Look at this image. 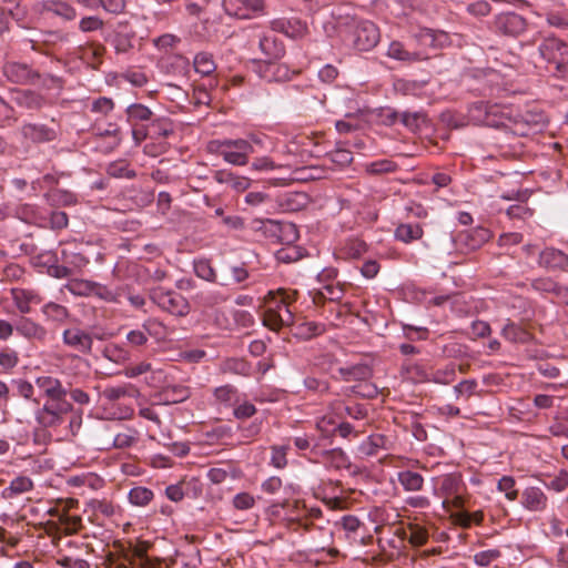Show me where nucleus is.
Here are the masks:
<instances>
[{
	"label": "nucleus",
	"mask_w": 568,
	"mask_h": 568,
	"mask_svg": "<svg viewBox=\"0 0 568 568\" xmlns=\"http://www.w3.org/2000/svg\"><path fill=\"white\" fill-rule=\"evenodd\" d=\"M495 27L506 36L516 37L526 30V20L515 12H503L495 18Z\"/></svg>",
	"instance_id": "obj_12"
},
{
	"label": "nucleus",
	"mask_w": 568,
	"mask_h": 568,
	"mask_svg": "<svg viewBox=\"0 0 568 568\" xmlns=\"http://www.w3.org/2000/svg\"><path fill=\"white\" fill-rule=\"evenodd\" d=\"M520 503L528 511L542 513L548 506V497L541 488L530 486L521 493Z\"/></svg>",
	"instance_id": "obj_16"
},
{
	"label": "nucleus",
	"mask_w": 568,
	"mask_h": 568,
	"mask_svg": "<svg viewBox=\"0 0 568 568\" xmlns=\"http://www.w3.org/2000/svg\"><path fill=\"white\" fill-rule=\"evenodd\" d=\"M193 64H194L195 71L202 75H210L216 69V64L214 62L213 55L207 52L197 53L194 57Z\"/></svg>",
	"instance_id": "obj_40"
},
{
	"label": "nucleus",
	"mask_w": 568,
	"mask_h": 568,
	"mask_svg": "<svg viewBox=\"0 0 568 568\" xmlns=\"http://www.w3.org/2000/svg\"><path fill=\"white\" fill-rule=\"evenodd\" d=\"M62 342L65 346L80 354H90L93 345V336L80 327L73 326L63 331Z\"/></svg>",
	"instance_id": "obj_9"
},
{
	"label": "nucleus",
	"mask_w": 568,
	"mask_h": 568,
	"mask_svg": "<svg viewBox=\"0 0 568 568\" xmlns=\"http://www.w3.org/2000/svg\"><path fill=\"white\" fill-rule=\"evenodd\" d=\"M150 297L159 307L172 315L185 316L190 312L189 302L178 292L155 288Z\"/></svg>",
	"instance_id": "obj_7"
},
{
	"label": "nucleus",
	"mask_w": 568,
	"mask_h": 568,
	"mask_svg": "<svg viewBox=\"0 0 568 568\" xmlns=\"http://www.w3.org/2000/svg\"><path fill=\"white\" fill-rule=\"evenodd\" d=\"M377 26L371 21H359L347 31L345 41L358 51H369L379 42Z\"/></svg>",
	"instance_id": "obj_6"
},
{
	"label": "nucleus",
	"mask_w": 568,
	"mask_h": 568,
	"mask_svg": "<svg viewBox=\"0 0 568 568\" xmlns=\"http://www.w3.org/2000/svg\"><path fill=\"white\" fill-rule=\"evenodd\" d=\"M207 150L222 156L226 163L235 166L246 165L250 154L256 151L245 139L213 140L209 142Z\"/></svg>",
	"instance_id": "obj_3"
},
{
	"label": "nucleus",
	"mask_w": 568,
	"mask_h": 568,
	"mask_svg": "<svg viewBox=\"0 0 568 568\" xmlns=\"http://www.w3.org/2000/svg\"><path fill=\"white\" fill-rule=\"evenodd\" d=\"M61 254L63 263L72 268V273L81 271L89 264V258L79 252L63 248Z\"/></svg>",
	"instance_id": "obj_41"
},
{
	"label": "nucleus",
	"mask_w": 568,
	"mask_h": 568,
	"mask_svg": "<svg viewBox=\"0 0 568 568\" xmlns=\"http://www.w3.org/2000/svg\"><path fill=\"white\" fill-rule=\"evenodd\" d=\"M255 505V498L248 493H239L233 498V506L239 510H247Z\"/></svg>",
	"instance_id": "obj_60"
},
{
	"label": "nucleus",
	"mask_w": 568,
	"mask_h": 568,
	"mask_svg": "<svg viewBox=\"0 0 568 568\" xmlns=\"http://www.w3.org/2000/svg\"><path fill=\"white\" fill-rule=\"evenodd\" d=\"M36 386L45 398L42 406L34 412V419L41 428L57 429L67 424L71 435H77L82 425V413L74 409L71 402L67 399L68 387L51 375L38 376Z\"/></svg>",
	"instance_id": "obj_1"
},
{
	"label": "nucleus",
	"mask_w": 568,
	"mask_h": 568,
	"mask_svg": "<svg viewBox=\"0 0 568 568\" xmlns=\"http://www.w3.org/2000/svg\"><path fill=\"white\" fill-rule=\"evenodd\" d=\"M465 484L459 474H446L438 479V486L435 488V494L443 498L442 507L444 510L449 511L452 508L463 509L465 499L463 491Z\"/></svg>",
	"instance_id": "obj_4"
},
{
	"label": "nucleus",
	"mask_w": 568,
	"mask_h": 568,
	"mask_svg": "<svg viewBox=\"0 0 568 568\" xmlns=\"http://www.w3.org/2000/svg\"><path fill=\"white\" fill-rule=\"evenodd\" d=\"M69 224V219L65 212L52 211L48 215V226L54 231L65 229Z\"/></svg>",
	"instance_id": "obj_55"
},
{
	"label": "nucleus",
	"mask_w": 568,
	"mask_h": 568,
	"mask_svg": "<svg viewBox=\"0 0 568 568\" xmlns=\"http://www.w3.org/2000/svg\"><path fill=\"white\" fill-rule=\"evenodd\" d=\"M396 170V164L389 160H378L366 164V172L371 174L388 173Z\"/></svg>",
	"instance_id": "obj_53"
},
{
	"label": "nucleus",
	"mask_w": 568,
	"mask_h": 568,
	"mask_svg": "<svg viewBox=\"0 0 568 568\" xmlns=\"http://www.w3.org/2000/svg\"><path fill=\"white\" fill-rule=\"evenodd\" d=\"M102 355L108 361L122 365L131 359V353L122 345L109 343L104 346Z\"/></svg>",
	"instance_id": "obj_34"
},
{
	"label": "nucleus",
	"mask_w": 568,
	"mask_h": 568,
	"mask_svg": "<svg viewBox=\"0 0 568 568\" xmlns=\"http://www.w3.org/2000/svg\"><path fill=\"white\" fill-rule=\"evenodd\" d=\"M414 546H423L428 539L427 531L418 526L410 527L409 536L406 537Z\"/></svg>",
	"instance_id": "obj_64"
},
{
	"label": "nucleus",
	"mask_w": 568,
	"mask_h": 568,
	"mask_svg": "<svg viewBox=\"0 0 568 568\" xmlns=\"http://www.w3.org/2000/svg\"><path fill=\"white\" fill-rule=\"evenodd\" d=\"M148 372L152 373L150 381H148L149 385L155 386L158 382H161V378L163 377V372L161 369L152 371V366L148 362H141L135 365H130L124 368L123 374L128 378H135Z\"/></svg>",
	"instance_id": "obj_27"
},
{
	"label": "nucleus",
	"mask_w": 568,
	"mask_h": 568,
	"mask_svg": "<svg viewBox=\"0 0 568 568\" xmlns=\"http://www.w3.org/2000/svg\"><path fill=\"white\" fill-rule=\"evenodd\" d=\"M49 196L54 205L71 206L78 202L75 194L67 190H54Z\"/></svg>",
	"instance_id": "obj_45"
},
{
	"label": "nucleus",
	"mask_w": 568,
	"mask_h": 568,
	"mask_svg": "<svg viewBox=\"0 0 568 568\" xmlns=\"http://www.w3.org/2000/svg\"><path fill=\"white\" fill-rule=\"evenodd\" d=\"M221 371L225 374L248 376L251 366L241 358H229L221 364Z\"/></svg>",
	"instance_id": "obj_42"
},
{
	"label": "nucleus",
	"mask_w": 568,
	"mask_h": 568,
	"mask_svg": "<svg viewBox=\"0 0 568 568\" xmlns=\"http://www.w3.org/2000/svg\"><path fill=\"white\" fill-rule=\"evenodd\" d=\"M503 336L511 342H523L526 333L514 323H508L501 331Z\"/></svg>",
	"instance_id": "obj_58"
},
{
	"label": "nucleus",
	"mask_w": 568,
	"mask_h": 568,
	"mask_svg": "<svg viewBox=\"0 0 568 568\" xmlns=\"http://www.w3.org/2000/svg\"><path fill=\"white\" fill-rule=\"evenodd\" d=\"M538 52L542 60L552 67L559 77H562L568 68V43L556 37H548L541 41Z\"/></svg>",
	"instance_id": "obj_5"
},
{
	"label": "nucleus",
	"mask_w": 568,
	"mask_h": 568,
	"mask_svg": "<svg viewBox=\"0 0 568 568\" xmlns=\"http://www.w3.org/2000/svg\"><path fill=\"white\" fill-rule=\"evenodd\" d=\"M420 378L426 382H434L436 384L448 385L456 378V365L450 363L444 367L435 369L433 373H422Z\"/></svg>",
	"instance_id": "obj_28"
},
{
	"label": "nucleus",
	"mask_w": 568,
	"mask_h": 568,
	"mask_svg": "<svg viewBox=\"0 0 568 568\" xmlns=\"http://www.w3.org/2000/svg\"><path fill=\"white\" fill-rule=\"evenodd\" d=\"M213 178L217 183L227 184L236 192H244L251 185L248 178L236 175L229 170H217Z\"/></svg>",
	"instance_id": "obj_24"
},
{
	"label": "nucleus",
	"mask_w": 568,
	"mask_h": 568,
	"mask_svg": "<svg viewBox=\"0 0 568 568\" xmlns=\"http://www.w3.org/2000/svg\"><path fill=\"white\" fill-rule=\"evenodd\" d=\"M387 57L402 62L414 63L427 59V55L422 51H410L399 41H393L387 49Z\"/></svg>",
	"instance_id": "obj_20"
},
{
	"label": "nucleus",
	"mask_w": 568,
	"mask_h": 568,
	"mask_svg": "<svg viewBox=\"0 0 568 568\" xmlns=\"http://www.w3.org/2000/svg\"><path fill=\"white\" fill-rule=\"evenodd\" d=\"M193 268L197 277L207 282H215L216 274L209 260L200 258L194 261Z\"/></svg>",
	"instance_id": "obj_43"
},
{
	"label": "nucleus",
	"mask_w": 568,
	"mask_h": 568,
	"mask_svg": "<svg viewBox=\"0 0 568 568\" xmlns=\"http://www.w3.org/2000/svg\"><path fill=\"white\" fill-rule=\"evenodd\" d=\"M14 385L17 388V394L28 400H33L36 404H39L38 399L33 398L34 395V386L26 381V379H18L14 381Z\"/></svg>",
	"instance_id": "obj_57"
},
{
	"label": "nucleus",
	"mask_w": 568,
	"mask_h": 568,
	"mask_svg": "<svg viewBox=\"0 0 568 568\" xmlns=\"http://www.w3.org/2000/svg\"><path fill=\"white\" fill-rule=\"evenodd\" d=\"M294 300L295 292H287L285 290L270 291L264 297V325L273 331L291 326L294 323V314L291 310V303Z\"/></svg>",
	"instance_id": "obj_2"
},
{
	"label": "nucleus",
	"mask_w": 568,
	"mask_h": 568,
	"mask_svg": "<svg viewBox=\"0 0 568 568\" xmlns=\"http://www.w3.org/2000/svg\"><path fill=\"white\" fill-rule=\"evenodd\" d=\"M499 556L500 551L498 549L483 550L474 555V561L480 567H486L495 561Z\"/></svg>",
	"instance_id": "obj_56"
},
{
	"label": "nucleus",
	"mask_w": 568,
	"mask_h": 568,
	"mask_svg": "<svg viewBox=\"0 0 568 568\" xmlns=\"http://www.w3.org/2000/svg\"><path fill=\"white\" fill-rule=\"evenodd\" d=\"M398 481L406 491H418L424 486V478L420 474L412 470L399 471Z\"/></svg>",
	"instance_id": "obj_35"
},
{
	"label": "nucleus",
	"mask_w": 568,
	"mask_h": 568,
	"mask_svg": "<svg viewBox=\"0 0 568 568\" xmlns=\"http://www.w3.org/2000/svg\"><path fill=\"white\" fill-rule=\"evenodd\" d=\"M387 439L382 434H374L364 439L357 450L363 457L377 455L382 449H386Z\"/></svg>",
	"instance_id": "obj_29"
},
{
	"label": "nucleus",
	"mask_w": 568,
	"mask_h": 568,
	"mask_svg": "<svg viewBox=\"0 0 568 568\" xmlns=\"http://www.w3.org/2000/svg\"><path fill=\"white\" fill-rule=\"evenodd\" d=\"M125 339L132 347L135 348L144 346L149 341L142 326L140 328L129 331L126 333Z\"/></svg>",
	"instance_id": "obj_54"
},
{
	"label": "nucleus",
	"mask_w": 568,
	"mask_h": 568,
	"mask_svg": "<svg viewBox=\"0 0 568 568\" xmlns=\"http://www.w3.org/2000/svg\"><path fill=\"white\" fill-rule=\"evenodd\" d=\"M477 387H478L477 381L464 379L454 386V394H455L456 398H459V397L469 398L470 396L476 394Z\"/></svg>",
	"instance_id": "obj_50"
},
{
	"label": "nucleus",
	"mask_w": 568,
	"mask_h": 568,
	"mask_svg": "<svg viewBox=\"0 0 568 568\" xmlns=\"http://www.w3.org/2000/svg\"><path fill=\"white\" fill-rule=\"evenodd\" d=\"M490 237L489 231L485 227H476L457 235V243L467 251H475L486 243Z\"/></svg>",
	"instance_id": "obj_18"
},
{
	"label": "nucleus",
	"mask_w": 568,
	"mask_h": 568,
	"mask_svg": "<svg viewBox=\"0 0 568 568\" xmlns=\"http://www.w3.org/2000/svg\"><path fill=\"white\" fill-rule=\"evenodd\" d=\"M318 295L322 298L338 302L344 296V288L341 284L328 283L324 284V286L318 291Z\"/></svg>",
	"instance_id": "obj_46"
},
{
	"label": "nucleus",
	"mask_w": 568,
	"mask_h": 568,
	"mask_svg": "<svg viewBox=\"0 0 568 568\" xmlns=\"http://www.w3.org/2000/svg\"><path fill=\"white\" fill-rule=\"evenodd\" d=\"M271 27L273 31L292 39H301L307 33V24L298 18L276 19L272 21Z\"/></svg>",
	"instance_id": "obj_17"
},
{
	"label": "nucleus",
	"mask_w": 568,
	"mask_h": 568,
	"mask_svg": "<svg viewBox=\"0 0 568 568\" xmlns=\"http://www.w3.org/2000/svg\"><path fill=\"white\" fill-rule=\"evenodd\" d=\"M287 450L288 446L285 445L273 446L271 455V465L278 469L284 468L287 465Z\"/></svg>",
	"instance_id": "obj_52"
},
{
	"label": "nucleus",
	"mask_w": 568,
	"mask_h": 568,
	"mask_svg": "<svg viewBox=\"0 0 568 568\" xmlns=\"http://www.w3.org/2000/svg\"><path fill=\"white\" fill-rule=\"evenodd\" d=\"M424 231L418 223H402L395 230V239L406 244L423 237Z\"/></svg>",
	"instance_id": "obj_30"
},
{
	"label": "nucleus",
	"mask_w": 568,
	"mask_h": 568,
	"mask_svg": "<svg viewBox=\"0 0 568 568\" xmlns=\"http://www.w3.org/2000/svg\"><path fill=\"white\" fill-rule=\"evenodd\" d=\"M14 306L21 314H29L33 305H39L42 297L34 290L14 287L10 291Z\"/></svg>",
	"instance_id": "obj_14"
},
{
	"label": "nucleus",
	"mask_w": 568,
	"mask_h": 568,
	"mask_svg": "<svg viewBox=\"0 0 568 568\" xmlns=\"http://www.w3.org/2000/svg\"><path fill=\"white\" fill-rule=\"evenodd\" d=\"M141 326L145 331L148 337L151 336L156 341H161L164 339L166 336L165 326L155 318H149L144 321V323Z\"/></svg>",
	"instance_id": "obj_44"
},
{
	"label": "nucleus",
	"mask_w": 568,
	"mask_h": 568,
	"mask_svg": "<svg viewBox=\"0 0 568 568\" xmlns=\"http://www.w3.org/2000/svg\"><path fill=\"white\" fill-rule=\"evenodd\" d=\"M103 28V21L95 16L84 17L79 22L82 32H93Z\"/></svg>",
	"instance_id": "obj_61"
},
{
	"label": "nucleus",
	"mask_w": 568,
	"mask_h": 568,
	"mask_svg": "<svg viewBox=\"0 0 568 568\" xmlns=\"http://www.w3.org/2000/svg\"><path fill=\"white\" fill-rule=\"evenodd\" d=\"M545 486L557 493L564 491L568 487V471L565 469L559 470L558 474L545 481Z\"/></svg>",
	"instance_id": "obj_48"
},
{
	"label": "nucleus",
	"mask_w": 568,
	"mask_h": 568,
	"mask_svg": "<svg viewBox=\"0 0 568 568\" xmlns=\"http://www.w3.org/2000/svg\"><path fill=\"white\" fill-rule=\"evenodd\" d=\"M152 111L141 103H133L126 108L128 122L135 126L139 122L152 120Z\"/></svg>",
	"instance_id": "obj_36"
},
{
	"label": "nucleus",
	"mask_w": 568,
	"mask_h": 568,
	"mask_svg": "<svg viewBox=\"0 0 568 568\" xmlns=\"http://www.w3.org/2000/svg\"><path fill=\"white\" fill-rule=\"evenodd\" d=\"M213 396L219 404L225 407L235 406L240 402L237 388L230 384L216 387Z\"/></svg>",
	"instance_id": "obj_32"
},
{
	"label": "nucleus",
	"mask_w": 568,
	"mask_h": 568,
	"mask_svg": "<svg viewBox=\"0 0 568 568\" xmlns=\"http://www.w3.org/2000/svg\"><path fill=\"white\" fill-rule=\"evenodd\" d=\"M16 216L24 223L39 227H48V213L34 204H20L16 209Z\"/></svg>",
	"instance_id": "obj_15"
},
{
	"label": "nucleus",
	"mask_w": 568,
	"mask_h": 568,
	"mask_svg": "<svg viewBox=\"0 0 568 568\" xmlns=\"http://www.w3.org/2000/svg\"><path fill=\"white\" fill-rule=\"evenodd\" d=\"M19 363V356L16 351H0V366L7 371L12 369Z\"/></svg>",
	"instance_id": "obj_62"
},
{
	"label": "nucleus",
	"mask_w": 568,
	"mask_h": 568,
	"mask_svg": "<svg viewBox=\"0 0 568 568\" xmlns=\"http://www.w3.org/2000/svg\"><path fill=\"white\" fill-rule=\"evenodd\" d=\"M296 329L297 336L308 339L322 334L324 332V325L315 322H304L300 324Z\"/></svg>",
	"instance_id": "obj_47"
},
{
	"label": "nucleus",
	"mask_w": 568,
	"mask_h": 568,
	"mask_svg": "<svg viewBox=\"0 0 568 568\" xmlns=\"http://www.w3.org/2000/svg\"><path fill=\"white\" fill-rule=\"evenodd\" d=\"M516 481L511 476H503L497 484V489L505 494L506 498L514 501L518 497V491L515 489Z\"/></svg>",
	"instance_id": "obj_49"
},
{
	"label": "nucleus",
	"mask_w": 568,
	"mask_h": 568,
	"mask_svg": "<svg viewBox=\"0 0 568 568\" xmlns=\"http://www.w3.org/2000/svg\"><path fill=\"white\" fill-rule=\"evenodd\" d=\"M222 6L229 16L239 19H251L264 9L262 0H223Z\"/></svg>",
	"instance_id": "obj_8"
},
{
	"label": "nucleus",
	"mask_w": 568,
	"mask_h": 568,
	"mask_svg": "<svg viewBox=\"0 0 568 568\" xmlns=\"http://www.w3.org/2000/svg\"><path fill=\"white\" fill-rule=\"evenodd\" d=\"M2 72L8 81L16 84L33 83L34 79L40 78V74L32 70L30 65L20 62H7Z\"/></svg>",
	"instance_id": "obj_10"
},
{
	"label": "nucleus",
	"mask_w": 568,
	"mask_h": 568,
	"mask_svg": "<svg viewBox=\"0 0 568 568\" xmlns=\"http://www.w3.org/2000/svg\"><path fill=\"white\" fill-rule=\"evenodd\" d=\"M93 286L92 296H97L105 302H118L116 294L105 285L94 282Z\"/></svg>",
	"instance_id": "obj_63"
},
{
	"label": "nucleus",
	"mask_w": 568,
	"mask_h": 568,
	"mask_svg": "<svg viewBox=\"0 0 568 568\" xmlns=\"http://www.w3.org/2000/svg\"><path fill=\"white\" fill-rule=\"evenodd\" d=\"M40 6L43 11L51 12L67 21L74 20L77 17L75 9L65 0H43Z\"/></svg>",
	"instance_id": "obj_25"
},
{
	"label": "nucleus",
	"mask_w": 568,
	"mask_h": 568,
	"mask_svg": "<svg viewBox=\"0 0 568 568\" xmlns=\"http://www.w3.org/2000/svg\"><path fill=\"white\" fill-rule=\"evenodd\" d=\"M338 374L344 382L367 381L373 376V368L366 363H357L338 368Z\"/></svg>",
	"instance_id": "obj_23"
},
{
	"label": "nucleus",
	"mask_w": 568,
	"mask_h": 568,
	"mask_svg": "<svg viewBox=\"0 0 568 568\" xmlns=\"http://www.w3.org/2000/svg\"><path fill=\"white\" fill-rule=\"evenodd\" d=\"M20 131L24 139L34 143L53 141L57 135L53 129L38 123H26L21 126Z\"/></svg>",
	"instance_id": "obj_19"
},
{
	"label": "nucleus",
	"mask_w": 568,
	"mask_h": 568,
	"mask_svg": "<svg viewBox=\"0 0 568 568\" xmlns=\"http://www.w3.org/2000/svg\"><path fill=\"white\" fill-rule=\"evenodd\" d=\"M33 488L32 480L27 476H18L10 481V485L2 490L3 498H13L28 493Z\"/></svg>",
	"instance_id": "obj_33"
},
{
	"label": "nucleus",
	"mask_w": 568,
	"mask_h": 568,
	"mask_svg": "<svg viewBox=\"0 0 568 568\" xmlns=\"http://www.w3.org/2000/svg\"><path fill=\"white\" fill-rule=\"evenodd\" d=\"M108 173L111 176H114V178H129V179H131V178L135 176L134 171L129 169V165H128V163L125 161L112 162L108 166Z\"/></svg>",
	"instance_id": "obj_51"
},
{
	"label": "nucleus",
	"mask_w": 568,
	"mask_h": 568,
	"mask_svg": "<svg viewBox=\"0 0 568 568\" xmlns=\"http://www.w3.org/2000/svg\"><path fill=\"white\" fill-rule=\"evenodd\" d=\"M153 497V491L143 486L131 488L128 495L129 501L138 507H145L152 501Z\"/></svg>",
	"instance_id": "obj_39"
},
{
	"label": "nucleus",
	"mask_w": 568,
	"mask_h": 568,
	"mask_svg": "<svg viewBox=\"0 0 568 568\" xmlns=\"http://www.w3.org/2000/svg\"><path fill=\"white\" fill-rule=\"evenodd\" d=\"M295 71L275 60L264 61L258 65V74L266 82H285L292 79Z\"/></svg>",
	"instance_id": "obj_11"
},
{
	"label": "nucleus",
	"mask_w": 568,
	"mask_h": 568,
	"mask_svg": "<svg viewBox=\"0 0 568 568\" xmlns=\"http://www.w3.org/2000/svg\"><path fill=\"white\" fill-rule=\"evenodd\" d=\"M94 282L83 278H71L63 285L74 296H92Z\"/></svg>",
	"instance_id": "obj_37"
},
{
	"label": "nucleus",
	"mask_w": 568,
	"mask_h": 568,
	"mask_svg": "<svg viewBox=\"0 0 568 568\" xmlns=\"http://www.w3.org/2000/svg\"><path fill=\"white\" fill-rule=\"evenodd\" d=\"M11 102L17 106L36 111L48 104V99L32 90H16L11 94Z\"/></svg>",
	"instance_id": "obj_13"
},
{
	"label": "nucleus",
	"mask_w": 568,
	"mask_h": 568,
	"mask_svg": "<svg viewBox=\"0 0 568 568\" xmlns=\"http://www.w3.org/2000/svg\"><path fill=\"white\" fill-rule=\"evenodd\" d=\"M258 47L266 60H277L285 53L284 45L273 34H264L260 38Z\"/></svg>",
	"instance_id": "obj_26"
},
{
	"label": "nucleus",
	"mask_w": 568,
	"mask_h": 568,
	"mask_svg": "<svg viewBox=\"0 0 568 568\" xmlns=\"http://www.w3.org/2000/svg\"><path fill=\"white\" fill-rule=\"evenodd\" d=\"M42 314L50 321L55 323H64L69 317V311L65 306L49 302L42 306Z\"/></svg>",
	"instance_id": "obj_38"
},
{
	"label": "nucleus",
	"mask_w": 568,
	"mask_h": 568,
	"mask_svg": "<svg viewBox=\"0 0 568 568\" xmlns=\"http://www.w3.org/2000/svg\"><path fill=\"white\" fill-rule=\"evenodd\" d=\"M256 413V407L250 402L237 403L234 406L233 415L237 419H246Z\"/></svg>",
	"instance_id": "obj_59"
},
{
	"label": "nucleus",
	"mask_w": 568,
	"mask_h": 568,
	"mask_svg": "<svg viewBox=\"0 0 568 568\" xmlns=\"http://www.w3.org/2000/svg\"><path fill=\"white\" fill-rule=\"evenodd\" d=\"M539 265L548 270H564L568 266V255L560 250L547 247L539 254Z\"/></svg>",
	"instance_id": "obj_21"
},
{
	"label": "nucleus",
	"mask_w": 568,
	"mask_h": 568,
	"mask_svg": "<svg viewBox=\"0 0 568 568\" xmlns=\"http://www.w3.org/2000/svg\"><path fill=\"white\" fill-rule=\"evenodd\" d=\"M138 395L139 390L130 383L108 386L102 392V396L110 402L119 400L124 397H135Z\"/></svg>",
	"instance_id": "obj_31"
},
{
	"label": "nucleus",
	"mask_w": 568,
	"mask_h": 568,
	"mask_svg": "<svg viewBox=\"0 0 568 568\" xmlns=\"http://www.w3.org/2000/svg\"><path fill=\"white\" fill-rule=\"evenodd\" d=\"M16 331L19 335L28 339L44 341L47 329L29 317H21L16 324Z\"/></svg>",
	"instance_id": "obj_22"
}]
</instances>
